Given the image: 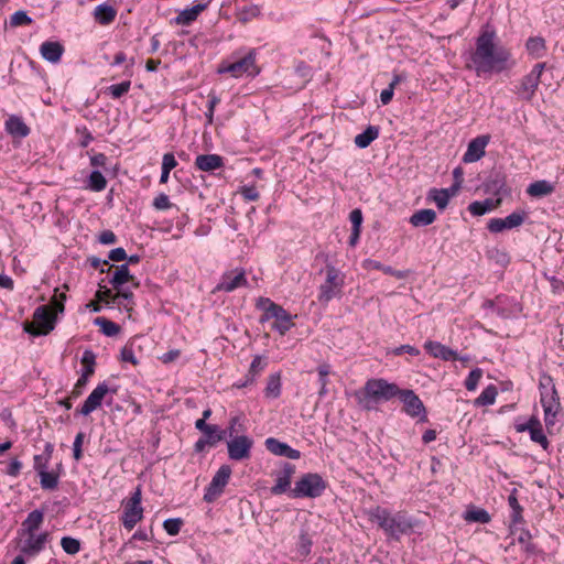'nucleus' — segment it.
<instances>
[{
  "mask_svg": "<svg viewBox=\"0 0 564 564\" xmlns=\"http://www.w3.org/2000/svg\"><path fill=\"white\" fill-rule=\"evenodd\" d=\"M142 494L138 486L124 506L122 514V524L127 530H132L143 518V508L141 507Z\"/></svg>",
  "mask_w": 564,
  "mask_h": 564,
  "instance_id": "obj_9",
  "label": "nucleus"
},
{
  "mask_svg": "<svg viewBox=\"0 0 564 564\" xmlns=\"http://www.w3.org/2000/svg\"><path fill=\"white\" fill-rule=\"evenodd\" d=\"M40 484L43 489L53 490L58 485V475L50 471H43L39 474Z\"/></svg>",
  "mask_w": 564,
  "mask_h": 564,
  "instance_id": "obj_47",
  "label": "nucleus"
},
{
  "mask_svg": "<svg viewBox=\"0 0 564 564\" xmlns=\"http://www.w3.org/2000/svg\"><path fill=\"white\" fill-rule=\"evenodd\" d=\"M194 165L199 171L213 172L224 166V159L218 154H199Z\"/></svg>",
  "mask_w": 564,
  "mask_h": 564,
  "instance_id": "obj_23",
  "label": "nucleus"
},
{
  "mask_svg": "<svg viewBox=\"0 0 564 564\" xmlns=\"http://www.w3.org/2000/svg\"><path fill=\"white\" fill-rule=\"evenodd\" d=\"M231 475V467L229 465H221L217 473L214 475L210 484L206 488L204 500L207 502L214 501L224 491V488L229 481Z\"/></svg>",
  "mask_w": 564,
  "mask_h": 564,
  "instance_id": "obj_11",
  "label": "nucleus"
},
{
  "mask_svg": "<svg viewBox=\"0 0 564 564\" xmlns=\"http://www.w3.org/2000/svg\"><path fill=\"white\" fill-rule=\"evenodd\" d=\"M265 397L278 398L281 394V376L280 373H272L268 378L267 387L264 389Z\"/></svg>",
  "mask_w": 564,
  "mask_h": 564,
  "instance_id": "obj_39",
  "label": "nucleus"
},
{
  "mask_svg": "<svg viewBox=\"0 0 564 564\" xmlns=\"http://www.w3.org/2000/svg\"><path fill=\"white\" fill-rule=\"evenodd\" d=\"M116 15V9L107 3L98 4L94 10V18L101 25L110 24Z\"/></svg>",
  "mask_w": 564,
  "mask_h": 564,
  "instance_id": "obj_29",
  "label": "nucleus"
},
{
  "mask_svg": "<svg viewBox=\"0 0 564 564\" xmlns=\"http://www.w3.org/2000/svg\"><path fill=\"white\" fill-rule=\"evenodd\" d=\"M131 87L130 80H124L119 84L111 85L107 88L108 93L113 99H119L123 95H126Z\"/></svg>",
  "mask_w": 564,
  "mask_h": 564,
  "instance_id": "obj_51",
  "label": "nucleus"
},
{
  "mask_svg": "<svg viewBox=\"0 0 564 564\" xmlns=\"http://www.w3.org/2000/svg\"><path fill=\"white\" fill-rule=\"evenodd\" d=\"M292 316L285 310L283 313L275 318V322L272 324V328L275 329L280 335H284L293 327Z\"/></svg>",
  "mask_w": 564,
  "mask_h": 564,
  "instance_id": "obj_41",
  "label": "nucleus"
},
{
  "mask_svg": "<svg viewBox=\"0 0 564 564\" xmlns=\"http://www.w3.org/2000/svg\"><path fill=\"white\" fill-rule=\"evenodd\" d=\"M498 391L494 384H489L482 390L479 397L475 400L476 405H491L495 403Z\"/></svg>",
  "mask_w": 564,
  "mask_h": 564,
  "instance_id": "obj_42",
  "label": "nucleus"
},
{
  "mask_svg": "<svg viewBox=\"0 0 564 564\" xmlns=\"http://www.w3.org/2000/svg\"><path fill=\"white\" fill-rule=\"evenodd\" d=\"M368 514L369 519L376 522L387 536L395 541H399L401 535L411 533L419 524L405 512L391 513L388 509L379 506L369 510Z\"/></svg>",
  "mask_w": 564,
  "mask_h": 564,
  "instance_id": "obj_2",
  "label": "nucleus"
},
{
  "mask_svg": "<svg viewBox=\"0 0 564 564\" xmlns=\"http://www.w3.org/2000/svg\"><path fill=\"white\" fill-rule=\"evenodd\" d=\"M219 73H230L234 77L238 78L245 74L256 76L259 74V68L256 66V53L250 51L247 55L235 61L227 66H221Z\"/></svg>",
  "mask_w": 564,
  "mask_h": 564,
  "instance_id": "obj_10",
  "label": "nucleus"
},
{
  "mask_svg": "<svg viewBox=\"0 0 564 564\" xmlns=\"http://www.w3.org/2000/svg\"><path fill=\"white\" fill-rule=\"evenodd\" d=\"M265 448L276 456L286 457L290 459H299L301 456L300 451L292 448L286 443H283L274 437H269L264 442Z\"/></svg>",
  "mask_w": 564,
  "mask_h": 564,
  "instance_id": "obj_21",
  "label": "nucleus"
},
{
  "mask_svg": "<svg viewBox=\"0 0 564 564\" xmlns=\"http://www.w3.org/2000/svg\"><path fill=\"white\" fill-rule=\"evenodd\" d=\"M82 364L85 366L83 373L85 377H90L95 372L96 356L91 350H85L82 356Z\"/></svg>",
  "mask_w": 564,
  "mask_h": 564,
  "instance_id": "obj_48",
  "label": "nucleus"
},
{
  "mask_svg": "<svg viewBox=\"0 0 564 564\" xmlns=\"http://www.w3.org/2000/svg\"><path fill=\"white\" fill-rule=\"evenodd\" d=\"M525 48L532 57L541 58L546 52L545 40L541 36L529 37L525 43Z\"/></svg>",
  "mask_w": 564,
  "mask_h": 564,
  "instance_id": "obj_33",
  "label": "nucleus"
},
{
  "mask_svg": "<svg viewBox=\"0 0 564 564\" xmlns=\"http://www.w3.org/2000/svg\"><path fill=\"white\" fill-rule=\"evenodd\" d=\"M312 540L307 533H302L299 540V551L302 555H307L311 552Z\"/></svg>",
  "mask_w": 564,
  "mask_h": 564,
  "instance_id": "obj_59",
  "label": "nucleus"
},
{
  "mask_svg": "<svg viewBox=\"0 0 564 564\" xmlns=\"http://www.w3.org/2000/svg\"><path fill=\"white\" fill-rule=\"evenodd\" d=\"M25 535V540L23 541L20 550L21 553L29 556L34 557L40 554L44 549L48 541V532H42L40 534L34 533H22Z\"/></svg>",
  "mask_w": 564,
  "mask_h": 564,
  "instance_id": "obj_14",
  "label": "nucleus"
},
{
  "mask_svg": "<svg viewBox=\"0 0 564 564\" xmlns=\"http://www.w3.org/2000/svg\"><path fill=\"white\" fill-rule=\"evenodd\" d=\"M253 440L247 435L231 437L227 442L228 456L232 460H243L251 457Z\"/></svg>",
  "mask_w": 564,
  "mask_h": 564,
  "instance_id": "obj_12",
  "label": "nucleus"
},
{
  "mask_svg": "<svg viewBox=\"0 0 564 564\" xmlns=\"http://www.w3.org/2000/svg\"><path fill=\"white\" fill-rule=\"evenodd\" d=\"M424 348L434 358H440L445 361L458 359V355L455 350L438 341L427 340L424 344Z\"/></svg>",
  "mask_w": 564,
  "mask_h": 564,
  "instance_id": "obj_22",
  "label": "nucleus"
},
{
  "mask_svg": "<svg viewBox=\"0 0 564 564\" xmlns=\"http://www.w3.org/2000/svg\"><path fill=\"white\" fill-rule=\"evenodd\" d=\"M482 377V371L481 369L479 368H476V369H473L468 377L466 378L465 380V388L468 390V391H473L476 389L479 380L481 379Z\"/></svg>",
  "mask_w": 564,
  "mask_h": 564,
  "instance_id": "obj_53",
  "label": "nucleus"
},
{
  "mask_svg": "<svg viewBox=\"0 0 564 564\" xmlns=\"http://www.w3.org/2000/svg\"><path fill=\"white\" fill-rule=\"evenodd\" d=\"M265 367V361L260 356H256L250 365L249 372L252 376L258 375L260 371H262Z\"/></svg>",
  "mask_w": 564,
  "mask_h": 564,
  "instance_id": "obj_64",
  "label": "nucleus"
},
{
  "mask_svg": "<svg viewBox=\"0 0 564 564\" xmlns=\"http://www.w3.org/2000/svg\"><path fill=\"white\" fill-rule=\"evenodd\" d=\"M40 52L45 61L57 63L62 58L64 46L56 41H45L41 44Z\"/></svg>",
  "mask_w": 564,
  "mask_h": 564,
  "instance_id": "obj_24",
  "label": "nucleus"
},
{
  "mask_svg": "<svg viewBox=\"0 0 564 564\" xmlns=\"http://www.w3.org/2000/svg\"><path fill=\"white\" fill-rule=\"evenodd\" d=\"M152 206L158 210H166L172 207V203L166 194H159L152 203Z\"/></svg>",
  "mask_w": 564,
  "mask_h": 564,
  "instance_id": "obj_57",
  "label": "nucleus"
},
{
  "mask_svg": "<svg viewBox=\"0 0 564 564\" xmlns=\"http://www.w3.org/2000/svg\"><path fill=\"white\" fill-rule=\"evenodd\" d=\"M517 431H528L530 433V438L532 442L540 444L543 449L549 448L550 443L547 441V437L543 432L540 420L536 419L535 416H532L527 423L518 425Z\"/></svg>",
  "mask_w": 564,
  "mask_h": 564,
  "instance_id": "obj_18",
  "label": "nucleus"
},
{
  "mask_svg": "<svg viewBox=\"0 0 564 564\" xmlns=\"http://www.w3.org/2000/svg\"><path fill=\"white\" fill-rule=\"evenodd\" d=\"M260 8L256 4H251V6H248V7H245L240 12H239V19L243 22H247V21H250L257 17L260 15Z\"/></svg>",
  "mask_w": 564,
  "mask_h": 564,
  "instance_id": "obj_54",
  "label": "nucleus"
},
{
  "mask_svg": "<svg viewBox=\"0 0 564 564\" xmlns=\"http://www.w3.org/2000/svg\"><path fill=\"white\" fill-rule=\"evenodd\" d=\"M545 63H538L532 70L522 77L520 84L516 87L514 93L522 100L530 101L535 95V90L540 84Z\"/></svg>",
  "mask_w": 564,
  "mask_h": 564,
  "instance_id": "obj_7",
  "label": "nucleus"
},
{
  "mask_svg": "<svg viewBox=\"0 0 564 564\" xmlns=\"http://www.w3.org/2000/svg\"><path fill=\"white\" fill-rule=\"evenodd\" d=\"M343 285L344 276L340 275L339 270L335 265L327 263L325 282L318 289V301L321 303H328L340 293Z\"/></svg>",
  "mask_w": 564,
  "mask_h": 564,
  "instance_id": "obj_5",
  "label": "nucleus"
},
{
  "mask_svg": "<svg viewBox=\"0 0 564 564\" xmlns=\"http://www.w3.org/2000/svg\"><path fill=\"white\" fill-rule=\"evenodd\" d=\"M109 387L107 383L102 382L99 383L88 395V398L85 400L83 406L77 410V412L82 415H88L95 410H97L105 398V395L108 393Z\"/></svg>",
  "mask_w": 564,
  "mask_h": 564,
  "instance_id": "obj_17",
  "label": "nucleus"
},
{
  "mask_svg": "<svg viewBox=\"0 0 564 564\" xmlns=\"http://www.w3.org/2000/svg\"><path fill=\"white\" fill-rule=\"evenodd\" d=\"M257 307L263 311V315L260 318L261 323H264L271 318H278L284 311V308L271 301L268 297H260L257 302Z\"/></svg>",
  "mask_w": 564,
  "mask_h": 564,
  "instance_id": "obj_25",
  "label": "nucleus"
},
{
  "mask_svg": "<svg viewBox=\"0 0 564 564\" xmlns=\"http://www.w3.org/2000/svg\"><path fill=\"white\" fill-rule=\"evenodd\" d=\"M107 186V180L101 172L95 170L88 178V187L94 192H101Z\"/></svg>",
  "mask_w": 564,
  "mask_h": 564,
  "instance_id": "obj_45",
  "label": "nucleus"
},
{
  "mask_svg": "<svg viewBox=\"0 0 564 564\" xmlns=\"http://www.w3.org/2000/svg\"><path fill=\"white\" fill-rule=\"evenodd\" d=\"M436 219V213L433 209H420L410 217V224L414 227H423L433 224Z\"/></svg>",
  "mask_w": 564,
  "mask_h": 564,
  "instance_id": "obj_32",
  "label": "nucleus"
},
{
  "mask_svg": "<svg viewBox=\"0 0 564 564\" xmlns=\"http://www.w3.org/2000/svg\"><path fill=\"white\" fill-rule=\"evenodd\" d=\"M33 22L32 18L24 10L15 11L6 22V28H18L23 25H30Z\"/></svg>",
  "mask_w": 564,
  "mask_h": 564,
  "instance_id": "obj_40",
  "label": "nucleus"
},
{
  "mask_svg": "<svg viewBox=\"0 0 564 564\" xmlns=\"http://www.w3.org/2000/svg\"><path fill=\"white\" fill-rule=\"evenodd\" d=\"M248 281L243 270L239 272H226L221 276V281L215 286L213 293L216 292H232L240 286L247 285Z\"/></svg>",
  "mask_w": 564,
  "mask_h": 564,
  "instance_id": "obj_19",
  "label": "nucleus"
},
{
  "mask_svg": "<svg viewBox=\"0 0 564 564\" xmlns=\"http://www.w3.org/2000/svg\"><path fill=\"white\" fill-rule=\"evenodd\" d=\"M379 137V128L369 126L364 132L355 137V144L360 149H366Z\"/></svg>",
  "mask_w": 564,
  "mask_h": 564,
  "instance_id": "obj_34",
  "label": "nucleus"
},
{
  "mask_svg": "<svg viewBox=\"0 0 564 564\" xmlns=\"http://www.w3.org/2000/svg\"><path fill=\"white\" fill-rule=\"evenodd\" d=\"M531 533L528 530H522L518 536V542L523 545V549L528 553L534 551V545L531 543Z\"/></svg>",
  "mask_w": 564,
  "mask_h": 564,
  "instance_id": "obj_58",
  "label": "nucleus"
},
{
  "mask_svg": "<svg viewBox=\"0 0 564 564\" xmlns=\"http://www.w3.org/2000/svg\"><path fill=\"white\" fill-rule=\"evenodd\" d=\"M399 394L404 403V411L408 415L416 417L422 414L421 420L426 421L425 406L414 391L401 390Z\"/></svg>",
  "mask_w": 564,
  "mask_h": 564,
  "instance_id": "obj_15",
  "label": "nucleus"
},
{
  "mask_svg": "<svg viewBox=\"0 0 564 564\" xmlns=\"http://www.w3.org/2000/svg\"><path fill=\"white\" fill-rule=\"evenodd\" d=\"M465 520L469 522L488 523L490 521V514L485 509L468 510L465 513Z\"/></svg>",
  "mask_w": 564,
  "mask_h": 564,
  "instance_id": "obj_46",
  "label": "nucleus"
},
{
  "mask_svg": "<svg viewBox=\"0 0 564 564\" xmlns=\"http://www.w3.org/2000/svg\"><path fill=\"white\" fill-rule=\"evenodd\" d=\"M427 198L432 199L438 209H445L451 199L449 189L431 188Z\"/></svg>",
  "mask_w": 564,
  "mask_h": 564,
  "instance_id": "obj_37",
  "label": "nucleus"
},
{
  "mask_svg": "<svg viewBox=\"0 0 564 564\" xmlns=\"http://www.w3.org/2000/svg\"><path fill=\"white\" fill-rule=\"evenodd\" d=\"M227 431V435L231 438V437H235V436H239L238 434L240 432H243L245 431V427L242 426V424L240 423V417L239 416H232L230 417L229 420V426L225 430Z\"/></svg>",
  "mask_w": 564,
  "mask_h": 564,
  "instance_id": "obj_55",
  "label": "nucleus"
},
{
  "mask_svg": "<svg viewBox=\"0 0 564 564\" xmlns=\"http://www.w3.org/2000/svg\"><path fill=\"white\" fill-rule=\"evenodd\" d=\"M540 402L544 411V422L547 427L553 426L562 406L560 398L551 377H544L540 381Z\"/></svg>",
  "mask_w": 564,
  "mask_h": 564,
  "instance_id": "obj_3",
  "label": "nucleus"
},
{
  "mask_svg": "<svg viewBox=\"0 0 564 564\" xmlns=\"http://www.w3.org/2000/svg\"><path fill=\"white\" fill-rule=\"evenodd\" d=\"M55 314H53L48 306L41 305L35 308L33 314V324L25 326V332L34 335H47L55 327Z\"/></svg>",
  "mask_w": 564,
  "mask_h": 564,
  "instance_id": "obj_6",
  "label": "nucleus"
},
{
  "mask_svg": "<svg viewBox=\"0 0 564 564\" xmlns=\"http://www.w3.org/2000/svg\"><path fill=\"white\" fill-rule=\"evenodd\" d=\"M364 390L367 398L376 401L391 400L401 392L397 384L390 383L384 379H369L366 382Z\"/></svg>",
  "mask_w": 564,
  "mask_h": 564,
  "instance_id": "obj_8",
  "label": "nucleus"
},
{
  "mask_svg": "<svg viewBox=\"0 0 564 564\" xmlns=\"http://www.w3.org/2000/svg\"><path fill=\"white\" fill-rule=\"evenodd\" d=\"M85 440V433L78 432L75 436L74 443H73V457L75 460H80L83 457V443Z\"/></svg>",
  "mask_w": 564,
  "mask_h": 564,
  "instance_id": "obj_56",
  "label": "nucleus"
},
{
  "mask_svg": "<svg viewBox=\"0 0 564 564\" xmlns=\"http://www.w3.org/2000/svg\"><path fill=\"white\" fill-rule=\"evenodd\" d=\"M208 97H209L208 110L205 113V116L207 118L208 123H212L213 122L215 107L220 102V98L218 96H216L215 94H210Z\"/></svg>",
  "mask_w": 564,
  "mask_h": 564,
  "instance_id": "obj_61",
  "label": "nucleus"
},
{
  "mask_svg": "<svg viewBox=\"0 0 564 564\" xmlns=\"http://www.w3.org/2000/svg\"><path fill=\"white\" fill-rule=\"evenodd\" d=\"M95 324L100 327L104 335L112 337L120 333L121 328L118 324L107 319L106 317H97Z\"/></svg>",
  "mask_w": 564,
  "mask_h": 564,
  "instance_id": "obj_43",
  "label": "nucleus"
},
{
  "mask_svg": "<svg viewBox=\"0 0 564 564\" xmlns=\"http://www.w3.org/2000/svg\"><path fill=\"white\" fill-rule=\"evenodd\" d=\"M501 204V198H497L496 200H494L492 198H487L485 200H476V202H473L471 204H469L468 206V210L470 212V214H473L474 216H482L485 215L486 213L495 209L496 207H498L499 205Z\"/></svg>",
  "mask_w": 564,
  "mask_h": 564,
  "instance_id": "obj_30",
  "label": "nucleus"
},
{
  "mask_svg": "<svg viewBox=\"0 0 564 564\" xmlns=\"http://www.w3.org/2000/svg\"><path fill=\"white\" fill-rule=\"evenodd\" d=\"M240 193L248 202H256L260 197V194L254 186H243Z\"/></svg>",
  "mask_w": 564,
  "mask_h": 564,
  "instance_id": "obj_62",
  "label": "nucleus"
},
{
  "mask_svg": "<svg viewBox=\"0 0 564 564\" xmlns=\"http://www.w3.org/2000/svg\"><path fill=\"white\" fill-rule=\"evenodd\" d=\"M44 521V512L35 509L31 511L26 519L22 522L21 533L36 532Z\"/></svg>",
  "mask_w": 564,
  "mask_h": 564,
  "instance_id": "obj_28",
  "label": "nucleus"
},
{
  "mask_svg": "<svg viewBox=\"0 0 564 564\" xmlns=\"http://www.w3.org/2000/svg\"><path fill=\"white\" fill-rule=\"evenodd\" d=\"M61 546L65 553L75 555L80 551L79 540L72 536H63L61 540Z\"/></svg>",
  "mask_w": 564,
  "mask_h": 564,
  "instance_id": "obj_49",
  "label": "nucleus"
},
{
  "mask_svg": "<svg viewBox=\"0 0 564 564\" xmlns=\"http://www.w3.org/2000/svg\"><path fill=\"white\" fill-rule=\"evenodd\" d=\"M525 212L517 210L511 213L506 218H491L487 224V229L490 232L498 234L503 230H510L520 227L524 223Z\"/></svg>",
  "mask_w": 564,
  "mask_h": 564,
  "instance_id": "obj_13",
  "label": "nucleus"
},
{
  "mask_svg": "<svg viewBox=\"0 0 564 564\" xmlns=\"http://www.w3.org/2000/svg\"><path fill=\"white\" fill-rule=\"evenodd\" d=\"M495 32L485 31L476 40V48L470 54L467 68L474 69L479 76L485 73H500L514 66L511 53L506 47H497Z\"/></svg>",
  "mask_w": 564,
  "mask_h": 564,
  "instance_id": "obj_1",
  "label": "nucleus"
},
{
  "mask_svg": "<svg viewBox=\"0 0 564 564\" xmlns=\"http://www.w3.org/2000/svg\"><path fill=\"white\" fill-rule=\"evenodd\" d=\"M490 141V135L484 134L473 139L463 156L464 163H474L479 161L486 153V147Z\"/></svg>",
  "mask_w": 564,
  "mask_h": 564,
  "instance_id": "obj_16",
  "label": "nucleus"
},
{
  "mask_svg": "<svg viewBox=\"0 0 564 564\" xmlns=\"http://www.w3.org/2000/svg\"><path fill=\"white\" fill-rule=\"evenodd\" d=\"M207 8L205 3H198L192 8L185 9L175 18V22L181 25H188L197 19L200 12Z\"/></svg>",
  "mask_w": 564,
  "mask_h": 564,
  "instance_id": "obj_31",
  "label": "nucleus"
},
{
  "mask_svg": "<svg viewBox=\"0 0 564 564\" xmlns=\"http://www.w3.org/2000/svg\"><path fill=\"white\" fill-rule=\"evenodd\" d=\"M349 220L351 223V228L354 229H360L361 230V224H362V213L360 209L356 208L350 212L349 214Z\"/></svg>",
  "mask_w": 564,
  "mask_h": 564,
  "instance_id": "obj_63",
  "label": "nucleus"
},
{
  "mask_svg": "<svg viewBox=\"0 0 564 564\" xmlns=\"http://www.w3.org/2000/svg\"><path fill=\"white\" fill-rule=\"evenodd\" d=\"M486 191L488 193H492L494 195H502L506 194V181L505 176L500 173L491 175L485 184Z\"/></svg>",
  "mask_w": 564,
  "mask_h": 564,
  "instance_id": "obj_35",
  "label": "nucleus"
},
{
  "mask_svg": "<svg viewBox=\"0 0 564 564\" xmlns=\"http://www.w3.org/2000/svg\"><path fill=\"white\" fill-rule=\"evenodd\" d=\"M130 281L133 282V285L135 288L139 286V282L134 281V276L130 274L128 263H123L117 267V270L112 279L110 280V283L115 289L119 290L121 285Z\"/></svg>",
  "mask_w": 564,
  "mask_h": 564,
  "instance_id": "obj_27",
  "label": "nucleus"
},
{
  "mask_svg": "<svg viewBox=\"0 0 564 564\" xmlns=\"http://www.w3.org/2000/svg\"><path fill=\"white\" fill-rule=\"evenodd\" d=\"M204 435L206 440L210 441V446H215L227 436V431H223L217 425L210 424V430L204 432Z\"/></svg>",
  "mask_w": 564,
  "mask_h": 564,
  "instance_id": "obj_50",
  "label": "nucleus"
},
{
  "mask_svg": "<svg viewBox=\"0 0 564 564\" xmlns=\"http://www.w3.org/2000/svg\"><path fill=\"white\" fill-rule=\"evenodd\" d=\"M367 267L375 270H380L384 274L392 275L397 279H405L409 274L408 271L394 270L392 267L384 265L381 262L375 260H367Z\"/></svg>",
  "mask_w": 564,
  "mask_h": 564,
  "instance_id": "obj_38",
  "label": "nucleus"
},
{
  "mask_svg": "<svg viewBox=\"0 0 564 564\" xmlns=\"http://www.w3.org/2000/svg\"><path fill=\"white\" fill-rule=\"evenodd\" d=\"M6 130L9 134L18 138H25L30 133V128L25 124L21 117L11 115L6 120Z\"/></svg>",
  "mask_w": 564,
  "mask_h": 564,
  "instance_id": "obj_26",
  "label": "nucleus"
},
{
  "mask_svg": "<svg viewBox=\"0 0 564 564\" xmlns=\"http://www.w3.org/2000/svg\"><path fill=\"white\" fill-rule=\"evenodd\" d=\"M327 488V481L317 473H307L301 476L291 489L292 498H318Z\"/></svg>",
  "mask_w": 564,
  "mask_h": 564,
  "instance_id": "obj_4",
  "label": "nucleus"
},
{
  "mask_svg": "<svg viewBox=\"0 0 564 564\" xmlns=\"http://www.w3.org/2000/svg\"><path fill=\"white\" fill-rule=\"evenodd\" d=\"M553 191L554 186L550 182L541 180L530 184L527 193L533 197H541L552 194Z\"/></svg>",
  "mask_w": 564,
  "mask_h": 564,
  "instance_id": "obj_36",
  "label": "nucleus"
},
{
  "mask_svg": "<svg viewBox=\"0 0 564 564\" xmlns=\"http://www.w3.org/2000/svg\"><path fill=\"white\" fill-rule=\"evenodd\" d=\"M183 520L180 518H170L163 522V528L169 535H176L180 533Z\"/></svg>",
  "mask_w": 564,
  "mask_h": 564,
  "instance_id": "obj_52",
  "label": "nucleus"
},
{
  "mask_svg": "<svg viewBox=\"0 0 564 564\" xmlns=\"http://www.w3.org/2000/svg\"><path fill=\"white\" fill-rule=\"evenodd\" d=\"M508 503L512 510L511 513V524L517 525L523 521L522 518V507L520 506L517 496L516 490L508 497Z\"/></svg>",
  "mask_w": 564,
  "mask_h": 564,
  "instance_id": "obj_44",
  "label": "nucleus"
},
{
  "mask_svg": "<svg viewBox=\"0 0 564 564\" xmlns=\"http://www.w3.org/2000/svg\"><path fill=\"white\" fill-rule=\"evenodd\" d=\"M294 473L295 466L290 463H285L282 470L276 476L274 486L271 488L272 495L278 496L286 492L288 490L291 491V481Z\"/></svg>",
  "mask_w": 564,
  "mask_h": 564,
  "instance_id": "obj_20",
  "label": "nucleus"
},
{
  "mask_svg": "<svg viewBox=\"0 0 564 564\" xmlns=\"http://www.w3.org/2000/svg\"><path fill=\"white\" fill-rule=\"evenodd\" d=\"M120 357L122 361L130 362L132 365L139 364L131 346L126 345L120 351Z\"/></svg>",
  "mask_w": 564,
  "mask_h": 564,
  "instance_id": "obj_60",
  "label": "nucleus"
}]
</instances>
